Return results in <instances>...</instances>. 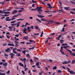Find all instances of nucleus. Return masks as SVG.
<instances>
[{"mask_svg": "<svg viewBox=\"0 0 75 75\" xmlns=\"http://www.w3.org/2000/svg\"><path fill=\"white\" fill-rule=\"evenodd\" d=\"M9 13H10V12L9 11L5 12V14H9Z\"/></svg>", "mask_w": 75, "mask_h": 75, "instance_id": "nucleus-24", "label": "nucleus"}, {"mask_svg": "<svg viewBox=\"0 0 75 75\" xmlns=\"http://www.w3.org/2000/svg\"><path fill=\"white\" fill-rule=\"evenodd\" d=\"M30 61L31 62H33V59H30Z\"/></svg>", "mask_w": 75, "mask_h": 75, "instance_id": "nucleus-61", "label": "nucleus"}, {"mask_svg": "<svg viewBox=\"0 0 75 75\" xmlns=\"http://www.w3.org/2000/svg\"><path fill=\"white\" fill-rule=\"evenodd\" d=\"M17 11H18L14 10L13 12L11 13V14H16V13H17Z\"/></svg>", "mask_w": 75, "mask_h": 75, "instance_id": "nucleus-7", "label": "nucleus"}, {"mask_svg": "<svg viewBox=\"0 0 75 75\" xmlns=\"http://www.w3.org/2000/svg\"><path fill=\"white\" fill-rule=\"evenodd\" d=\"M69 74H75V73L72 71H71L70 72Z\"/></svg>", "mask_w": 75, "mask_h": 75, "instance_id": "nucleus-17", "label": "nucleus"}, {"mask_svg": "<svg viewBox=\"0 0 75 75\" xmlns=\"http://www.w3.org/2000/svg\"><path fill=\"white\" fill-rule=\"evenodd\" d=\"M19 65H20V66L24 67V64H22V63L21 62L19 63Z\"/></svg>", "mask_w": 75, "mask_h": 75, "instance_id": "nucleus-15", "label": "nucleus"}, {"mask_svg": "<svg viewBox=\"0 0 75 75\" xmlns=\"http://www.w3.org/2000/svg\"><path fill=\"white\" fill-rule=\"evenodd\" d=\"M66 68L68 70V72H70L71 71H70V69L68 68V67H66Z\"/></svg>", "mask_w": 75, "mask_h": 75, "instance_id": "nucleus-27", "label": "nucleus"}, {"mask_svg": "<svg viewBox=\"0 0 75 75\" xmlns=\"http://www.w3.org/2000/svg\"><path fill=\"white\" fill-rule=\"evenodd\" d=\"M6 52H10V49L9 48H7V49L5 50Z\"/></svg>", "mask_w": 75, "mask_h": 75, "instance_id": "nucleus-6", "label": "nucleus"}, {"mask_svg": "<svg viewBox=\"0 0 75 75\" xmlns=\"http://www.w3.org/2000/svg\"><path fill=\"white\" fill-rule=\"evenodd\" d=\"M68 63H69L68 62L66 61L63 62L62 64H68Z\"/></svg>", "mask_w": 75, "mask_h": 75, "instance_id": "nucleus-13", "label": "nucleus"}, {"mask_svg": "<svg viewBox=\"0 0 75 75\" xmlns=\"http://www.w3.org/2000/svg\"><path fill=\"white\" fill-rule=\"evenodd\" d=\"M1 14H5V11H2L1 12Z\"/></svg>", "mask_w": 75, "mask_h": 75, "instance_id": "nucleus-39", "label": "nucleus"}, {"mask_svg": "<svg viewBox=\"0 0 75 75\" xmlns=\"http://www.w3.org/2000/svg\"><path fill=\"white\" fill-rule=\"evenodd\" d=\"M35 29H36V30H38H38H39V29H40V28L36 25L35 26Z\"/></svg>", "mask_w": 75, "mask_h": 75, "instance_id": "nucleus-22", "label": "nucleus"}, {"mask_svg": "<svg viewBox=\"0 0 75 75\" xmlns=\"http://www.w3.org/2000/svg\"><path fill=\"white\" fill-rule=\"evenodd\" d=\"M38 11V13L39 14H42V12L41 11Z\"/></svg>", "mask_w": 75, "mask_h": 75, "instance_id": "nucleus-44", "label": "nucleus"}, {"mask_svg": "<svg viewBox=\"0 0 75 75\" xmlns=\"http://www.w3.org/2000/svg\"><path fill=\"white\" fill-rule=\"evenodd\" d=\"M28 31H29V32H30V31H31V30L30 29H28Z\"/></svg>", "mask_w": 75, "mask_h": 75, "instance_id": "nucleus-64", "label": "nucleus"}, {"mask_svg": "<svg viewBox=\"0 0 75 75\" xmlns=\"http://www.w3.org/2000/svg\"><path fill=\"white\" fill-rule=\"evenodd\" d=\"M67 47H68L69 48V47H70L69 46H64L63 47V48H64L65 49H66V50H67Z\"/></svg>", "mask_w": 75, "mask_h": 75, "instance_id": "nucleus-16", "label": "nucleus"}, {"mask_svg": "<svg viewBox=\"0 0 75 75\" xmlns=\"http://www.w3.org/2000/svg\"><path fill=\"white\" fill-rule=\"evenodd\" d=\"M36 20L37 21H39L40 23H41V21L40 20V19L36 18Z\"/></svg>", "mask_w": 75, "mask_h": 75, "instance_id": "nucleus-28", "label": "nucleus"}, {"mask_svg": "<svg viewBox=\"0 0 75 75\" xmlns=\"http://www.w3.org/2000/svg\"><path fill=\"white\" fill-rule=\"evenodd\" d=\"M70 3H71V4H73L74 5H75V2H74L73 1H70Z\"/></svg>", "mask_w": 75, "mask_h": 75, "instance_id": "nucleus-21", "label": "nucleus"}, {"mask_svg": "<svg viewBox=\"0 0 75 75\" xmlns=\"http://www.w3.org/2000/svg\"><path fill=\"white\" fill-rule=\"evenodd\" d=\"M13 53H14V54H17V52H16V51H13Z\"/></svg>", "mask_w": 75, "mask_h": 75, "instance_id": "nucleus-51", "label": "nucleus"}, {"mask_svg": "<svg viewBox=\"0 0 75 75\" xmlns=\"http://www.w3.org/2000/svg\"><path fill=\"white\" fill-rule=\"evenodd\" d=\"M23 30V31H27V28H25Z\"/></svg>", "mask_w": 75, "mask_h": 75, "instance_id": "nucleus-49", "label": "nucleus"}, {"mask_svg": "<svg viewBox=\"0 0 75 75\" xmlns=\"http://www.w3.org/2000/svg\"><path fill=\"white\" fill-rule=\"evenodd\" d=\"M17 50V48H15L13 49V51H16Z\"/></svg>", "mask_w": 75, "mask_h": 75, "instance_id": "nucleus-42", "label": "nucleus"}, {"mask_svg": "<svg viewBox=\"0 0 75 75\" xmlns=\"http://www.w3.org/2000/svg\"><path fill=\"white\" fill-rule=\"evenodd\" d=\"M32 2L33 3H37V1H36L33 0H32Z\"/></svg>", "mask_w": 75, "mask_h": 75, "instance_id": "nucleus-34", "label": "nucleus"}, {"mask_svg": "<svg viewBox=\"0 0 75 75\" xmlns=\"http://www.w3.org/2000/svg\"><path fill=\"white\" fill-rule=\"evenodd\" d=\"M10 70H8V71H7L6 72V74H10Z\"/></svg>", "mask_w": 75, "mask_h": 75, "instance_id": "nucleus-46", "label": "nucleus"}, {"mask_svg": "<svg viewBox=\"0 0 75 75\" xmlns=\"http://www.w3.org/2000/svg\"><path fill=\"white\" fill-rule=\"evenodd\" d=\"M62 68H64V69H66V68H65V67L64 66H62Z\"/></svg>", "mask_w": 75, "mask_h": 75, "instance_id": "nucleus-62", "label": "nucleus"}, {"mask_svg": "<svg viewBox=\"0 0 75 75\" xmlns=\"http://www.w3.org/2000/svg\"><path fill=\"white\" fill-rule=\"evenodd\" d=\"M4 55L5 56V57H8V55L6 54H4Z\"/></svg>", "mask_w": 75, "mask_h": 75, "instance_id": "nucleus-55", "label": "nucleus"}, {"mask_svg": "<svg viewBox=\"0 0 75 75\" xmlns=\"http://www.w3.org/2000/svg\"><path fill=\"white\" fill-rule=\"evenodd\" d=\"M62 72L61 70H58V74H61V73H62Z\"/></svg>", "mask_w": 75, "mask_h": 75, "instance_id": "nucleus-29", "label": "nucleus"}, {"mask_svg": "<svg viewBox=\"0 0 75 75\" xmlns=\"http://www.w3.org/2000/svg\"><path fill=\"white\" fill-rule=\"evenodd\" d=\"M8 45H9V46H12L13 47H14V45L13 43H12L11 44V43H8Z\"/></svg>", "mask_w": 75, "mask_h": 75, "instance_id": "nucleus-12", "label": "nucleus"}, {"mask_svg": "<svg viewBox=\"0 0 75 75\" xmlns=\"http://www.w3.org/2000/svg\"><path fill=\"white\" fill-rule=\"evenodd\" d=\"M58 11L60 12L61 11L62 13H64V10H63V9H62L61 10L59 9L58 10Z\"/></svg>", "mask_w": 75, "mask_h": 75, "instance_id": "nucleus-20", "label": "nucleus"}, {"mask_svg": "<svg viewBox=\"0 0 75 75\" xmlns=\"http://www.w3.org/2000/svg\"><path fill=\"white\" fill-rule=\"evenodd\" d=\"M47 62H48L49 61L50 62H52V60L51 59H50V60L47 59Z\"/></svg>", "mask_w": 75, "mask_h": 75, "instance_id": "nucleus-35", "label": "nucleus"}, {"mask_svg": "<svg viewBox=\"0 0 75 75\" xmlns=\"http://www.w3.org/2000/svg\"><path fill=\"white\" fill-rule=\"evenodd\" d=\"M26 56L27 57H30V54H27L26 55Z\"/></svg>", "mask_w": 75, "mask_h": 75, "instance_id": "nucleus-41", "label": "nucleus"}, {"mask_svg": "<svg viewBox=\"0 0 75 75\" xmlns=\"http://www.w3.org/2000/svg\"><path fill=\"white\" fill-rule=\"evenodd\" d=\"M65 31V28H63L62 29V30L61 31V32H64Z\"/></svg>", "mask_w": 75, "mask_h": 75, "instance_id": "nucleus-26", "label": "nucleus"}, {"mask_svg": "<svg viewBox=\"0 0 75 75\" xmlns=\"http://www.w3.org/2000/svg\"><path fill=\"white\" fill-rule=\"evenodd\" d=\"M18 35H19V34H18V35H15V36L16 37H18Z\"/></svg>", "mask_w": 75, "mask_h": 75, "instance_id": "nucleus-53", "label": "nucleus"}, {"mask_svg": "<svg viewBox=\"0 0 75 75\" xmlns=\"http://www.w3.org/2000/svg\"><path fill=\"white\" fill-rule=\"evenodd\" d=\"M15 9H21L22 10H24L23 8H18L17 7H15Z\"/></svg>", "mask_w": 75, "mask_h": 75, "instance_id": "nucleus-14", "label": "nucleus"}, {"mask_svg": "<svg viewBox=\"0 0 75 75\" xmlns=\"http://www.w3.org/2000/svg\"><path fill=\"white\" fill-rule=\"evenodd\" d=\"M3 66H4L5 67H7V65H8V63L7 62H4V63L3 64Z\"/></svg>", "mask_w": 75, "mask_h": 75, "instance_id": "nucleus-8", "label": "nucleus"}, {"mask_svg": "<svg viewBox=\"0 0 75 75\" xmlns=\"http://www.w3.org/2000/svg\"><path fill=\"white\" fill-rule=\"evenodd\" d=\"M26 44H32V42H31V43H28V42H27L26 43Z\"/></svg>", "mask_w": 75, "mask_h": 75, "instance_id": "nucleus-56", "label": "nucleus"}, {"mask_svg": "<svg viewBox=\"0 0 75 75\" xmlns=\"http://www.w3.org/2000/svg\"><path fill=\"white\" fill-rule=\"evenodd\" d=\"M23 60L24 61V64H25V62L26 61V58H24L23 59Z\"/></svg>", "mask_w": 75, "mask_h": 75, "instance_id": "nucleus-23", "label": "nucleus"}, {"mask_svg": "<svg viewBox=\"0 0 75 75\" xmlns=\"http://www.w3.org/2000/svg\"><path fill=\"white\" fill-rule=\"evenodd\" d=\"M34 58H35V59H36L37 60H38V59H39L38 58L35 57H34Z\"/></svg>", "mask_w": 75, "mask_h": 75, "instance_id": "nucleus-50", "label": "nucleus"}, {"mask_svg": "<svg viewBox=\"0 0 75 75\" xmlns=\"http://www.w3.org/2000/svg\"><path fill=\"white\" fill-rule=\"evenodd\" d=\"M4 62H0V65H2L3 64H4Z\"/></svg>", "mask_w": 75, "mask_h": 75, "instance_id": "nucleus-63", "label": "nucleus"}, {"mask_svg": "<svg viewBox=\"0 0 75 75\" xmlns=\"http://www.w3.org/2000/svg\"><path fill=\"white\" fill-rule=\"evenodd\" d=\"M66 50L67 51H69L71 55H72V56H74V57L75 56V52L74 53H73V52H72L70 50H68L67 49H66Z\"/></svg>", "mask_w": 75, "mask_h": 75, "instance_id": "nucleus-1", "label": "nucleus"}, {"mask_svg": "<svg viewBox=\"0 0 75 75\" xmlns=\"http://www.w3.org/2000/svg\"><path fill=\"white\" fill-rule=\"evenodd\" d=\"M27 28H28V29H34V26L32 25L30 27H29V26H28L27 27Z\"/></svg>", "mask_w": 75, "mask_h": 75, "instance_id": "nucleus-9", "label": "nucleus"}, {"mask_svg": "<svg viewBox=\"0 0 75 75\" xmlns=\"http://www.w3.org/2000/svg\"><path fill=\"white\" fill-rule=\"evenodd\" d=\"M34 48H35V45H34L33 47L29 48V50H33V49H34Z\"/></svg>", "mask_w": 75, "mask_h": 75, "instance_id": "nucleus-32", "label": "nucleus"}, {"mask_svg": "<svg viewBox=\"0 0 75 75\" xmlns=\"http://www.w3.org/2000/svg\"><path fill=\"white\" fill-rule=\"evenodd\" d=\"M6 36L7 38H8V39H10V36H7V35Z\"/></svg>", "mask_w": 75, "mask_h": 75, "instance_id": "nucleus-58", "label": "nucleus"}, {"mask_svg": "<svg viewBox=\"0 0 75 75\" xmlns=\"http://www.w3.org/2000/svg\"><path fill=\"white\" fill-rule=\"evenodd\" d=\"M70 13H71V14H75V13L74 12L70 11Z\"/></svg>", "mask_w": 75, "mask_h": 75, "instance_id": "nucleus-47", "label": "nucleus"}, {"mask_svg": "<svg viewBox=\"0 0 75 75\" xmlns=\"http://www.w3.org/2000/svg\"><path fill=\"white\" fill-rule=\"evenodd\" d=\"M14 19H16V18H14V16H13V18H11V20H12V21H13V20H14Z\"/></svg>", "mask_w": 75, "mask_h": 75, "instance_id": "nucleus-36", "label": "nucleus"}, {"mask_svg": "<svg viewBox=\"0 0 75 75\" xmlns=\"http://www.w3.org/2000/svg\"><path fill=\"white\" fill-rule=\"evenodd\" d=\"M9 55H11V57L12 59V58H13V57H14V56L15 55V54L12 53H10L9 54Z\"/></svg>", "mask_w": 75, "mask_h": 75, "instance_id": "nucleus-5", "label": "nucleus"}, {"mask_svg": "<svg viewBox=\"0 0 75 75\" xmlns=\"http://www.w3.org/2000/svg\"><path fill=\"white\" fill-rule=\"evenodd\" d=\"M4 11H11V9H7L6 10H4Z\"/></svg>", "mask_w": 75, "mask_h": 75, "instance_id": "nucleus-40", "label": "nucleus"}, {"mask_svg": "<svg viewBox=\"0 0 75 75\" xmlns=\"http://www.w3.org/2000/svg\"><path fill=\"white\" fill-rule=\"evenodd\" d=\"M0 75H6V73H3L1 72H0Z\"/></svg>", "mask_w": 75, "mask_h": 75, "instance_id": "nucleus-30", "label": "nucleus"}, {"mask_svg": "<svg viewBox=\"0 0 75 75\" xmlns=\"http://www.w3.org/2000/svg\"><path fill=\"white\" fill-rule=\"evenodd\" d=\"M41 8H42V7H39V8L37 9V11H43L42 10H41Z\"/></svg>", "mask_w": 75, "mask_h": 75, "instance_id": "nucleus-2", "label": "nucleus"}, {"mask_svg": "<svg viewBox=\"0 0 75 75\" xmlns=\"http://www.w3.org/2000/svg\"><path fill=\"white\" fill-rule=\"evenodd\" d=\"M10 17H6V18L5 20L6 21H11V19H8V18H9Z\"/></svg>", "mask_w": 75, "mask_h": 75, "instance_id": "nucleus-4", "label": "nucleus"}, {"mask_svg": "<svg viewBox=\"0 0 75 75\" xmlns=\"http://www.w3.org/2000/svg\"><path fill=\"white\" fill-rule=\"evenodd\" d=\"M27 69H28V68H26L25 69L24 71H26Z\"/></svg>", "mask_w": 75, "mask_h": 75, "instance_id": "nucleus-54", "label": "nucleus"}, {"mask_svg": "<svg viewBox=\"0 0 75 75\" xmlns=\"http://www.w3.org/2000/svg\"><path fill=\"white\" fill-rule=\"evenodd\" d=\"M33 42L34 43L35 42V41H33V40H29V42Z\"/></svg>", "mask_w": 75, "mask_h": 75, "instance_id": "nucleus-25", "label": "nucleus"}, {"mask_svg": "<svg viewBox=\"0 0 75 75\" xmlns=\"http://www.w3.org/2000/svg\"><path fill=\"white\" fill-rule=\"evenodd\" d=\"M53 70H54V69H57V67H56V66L53 67Z\"/></svg>", "mask_w": 75, "mask_h": 75, "instance_id": "nucleus-38", "label": "nucleus"}, {"mask_svg": "<svg viewBox=\"0 0 75 75\" xmlns=\"http://www.w3.org/2000/svg\"><path fill=\"white\" fill-rule=\"evenodd\" d=\"M39 64H40V62H37V63H36V65L37 67H38V68H41V67H39V66H40V65Z\"/></svg>", "mask_w": 75, "mask_h": 75, "instance_id": "nucleus-3", "label": "nucleus"}, {"mask_svg": "<svg viewBox=\"0 0 75 75\" xmlns=\"http://www.w3.org/2000/svg\"><path fill=\"white\" fill-rule=\"evenodd\" d=\"M14 22H16V21H12L11 22V24H13L14 23Z\"/></svg>", "mask_w": 75, "mask_h": 75, "instance_id": "nucleus-48", "label": "nucleus"}, {"mask_svg": "<svg viewBox=\"0 0 75 75\" xmlns=\"http://www.w3.org/2000/svg\"><path fill=\"white\" fill-rule=\"evenodd\" d=\"M41 21H47V22H49V21H48V20H45V19H41Z\"/></svg>", "mask_w": 75, "mask_h": 75, "instance_id": "nucleus-19", "label": "nucleus"}, {"mask_svg": "<svg viewBox=\"0 0 75 75\" xmlns=\"http://www.w3.org/2000/svg\"><path fill=\"white\" fill-rule=\"evenodd\" d=\"M56 24H60V23L58 22H56L55 23Z\"/></svg>", "mask_w": 75, "mask_h": 75, "instance_id": "nucleus-59", "label": "nucleus"}, {"mask_svg": "<svg viewBox=\"0 0 75 75\" xmlns=\"http://www.w3.org/2000/svg\"><path fill=\"white\" fill-rule=\"evenodd\" d=\"M64 8L66 10H71V9L69 8V7H65Z\"/></svg>", "mask_w": 75, "mask_h": 75, "instance_id": "nucleus-10", "label": "nucleus"}, {"mask_svg": "<svg viewBox=\"0 0 75 75\" xmlns=\"http://www.w3.org/2000/svg\"><path fill=\"white\" fill-rule=\"evenodd\" d=\"M20 53H18L17 54V55H18V57H20V56H21V54H20Z\"/></svg>", "mask_w": 75, "mask_h": 75, "instance_id": "nucleus-43", "label": "nucleus"}, {"mask_svg": "<svg viewBox=\"0 0 75 75\" xmlns=\"http://www.w3.org/2000/svg\"><path fill=\"white\" fill-rule=\"evenodd\" d=\"M22 52L24 54V55H25V50H24V51H22Z\"/></svg>", "mask_w": 75, "mask_h": 75, "instance_id": "nucleus-31", "label": "nucleus"}, {"mask_svg": "<svg viewBox=\"0 0 75 75\" xmlns=\"http://www.w3.org/2000/svg\"><path fill=\"white\" fill-rule=\"evenodd\" d=\"M20 44H25V42H20Z\"/></svg>", "mask_w": 75, "mask_h": 75, "instance_id": "nucleus-60", "label": "nucleus"}, {"mask_svg": "<svg viewBox=\"0 0 75 75\" xmlns=\"http://www.w3.org/2000/svg\"><path fill=\"white\" fill-rule=\"evenodd\" d=\"M47 5L49 7V8H50L51 7V4H47Z\"/></svg>", "mask_w": 75, "mask_h": 75, "instance_id": "nucleus-33", "label": "nucleus"}, {"mask_svg": "<svg viewBox=\"0 0 75 75\" xmlns=\"http://www.w3.org/2000/svg\"><path fill=\"white\" fill-rule=\"evenodd\" d=\"M45 16H41V15H38V17L39 18H42V17H44Z\"/></svg>", "mask_w": 75, "mask_h": 75, "instance_id": "nucleus-18", "label": "nucleus"}, {"mask_svg": "<svg viewBox=\"0 0 75 75\" xmlns=\"http://www.w3.org/2000/svg\"><path fill=\"white\" fill-rule=\"evenodd\" d=\"M23 40H28V36H26L23 38Z\"/></svg>", "mask_w": 75, "mask_h": 75, "instance_id": "nucleus-11", "label": "nucleus"}, {"mask_svg": "<svg viewBox=\"0 0 75 75\" xmlns=\"http://www.w3.org/2000/svg\"><path fill=\"white\" fill-rule=\"evenodd\" d=\"M63 47L62 46H61V50H60V52L61 51H62V50H63Z\"/></svg>", "mask_w": 75, "mask_h": 75, "instance_id": "nucleus-45", "label": "nucleus"}, {"mask_svg": "<svg viewBox=\"0 0 75 75\" xmlns=\"http://www.w3.org/2000/svg\"><path fill=\"white\" fill-rule=\"evenodd\" d=\"M30 19L31 20H32V19H33V18L32 17H29Z\"/></svg>", "mask_w": 75, "mask_h": 75, "instance_id": "nucleus-57", "label": "nucleus"}, {"mask_svg": "<svg viewBox=\"0 0 75 75\" xmlns=\"http://www.w3.org/2000/svg\"><path fill=\"white\" fill-rule=\"evenodd\" d=\"M60 52H61V53H62V55H64V52L62 51L61 50Z\"/></svg>", "mask_w": 75, "mask_h": 75, "instance_id": "nucleus-52", "label": "nucleus"}, {"mask_svg": "<svg viewBox=\"0 0 75 75\" xmlns=\"http://www.w3.org/2000/svg\"><path fill=\"white\" fill-rule=\"evenodd\" d=\"M21 72L23 74V75H25V72H24V71H22Z\"/></svg>", "mask_w": 75, "mask_h": 75, "instance_id": "nucleus-37", "label": "nucleus"}]
</instances>
